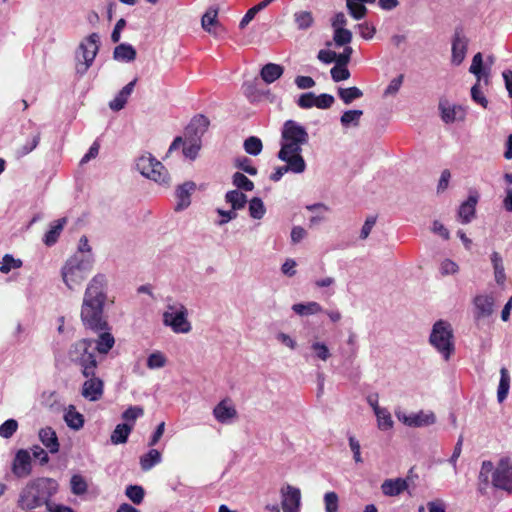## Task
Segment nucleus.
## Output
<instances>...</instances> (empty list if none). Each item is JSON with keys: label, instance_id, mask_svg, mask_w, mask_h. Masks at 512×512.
Masks as SVG:
<instances>
[{"label": "nucleus", "instance_id": "36", "mask_svg": "<svg viewBox=\"0 0 512 512\" xmlns=\"http://www.w3.org/2000/svg\"><path fill=\"white\" fill-rule=\"evenodd\" d=\"M363 115L362 110H348L345 111L341 118L340 123L343 128H357L360 125V119Z\"/></svg>", "mask_w": 512, "mask_h": 512}, {"label": "nucleus", "instance_id": "47", "mask_svg": "<svg viewBox=\"0 0 512 512\" xmlns=\"http://www.w3.org/2000/svg\"><path fill=\"white\" fill-rule=\"evenodd\" d=\"M249 213L253 219L260 220L264 217L266 213V208L264 206L263 201L260 198L254 197L250 200Z\"/></svg>", "mask_w": 512, "mask_h": 512}, {"label": "nucleus", "instance_id": "16", "mask_svg": "<svg viewBox=\"0 0 512 512\" xmlns=\"http://www.w3.org/2000/svg\"><path fill=\"white\" fill-rule=\"evenodd\" d=\"M84 381L81 388V395L91 402L101 399L104 392V383L102 379L95 376V372L91 376H84Z\"/></svg>", "mask_w": 512, "mask_h": 512}, {"label": "nucleus", "instance_id": "53", "mask_svg": "<svg viewBox=\"0 0 512 512\" xmlns=\"http://www.w3.org/2000/svg\"><path fill=\"white\" fill-rule=\"evenodd\" d=\"M232 180L234 186H236L238 189H242L244 191H252L254 188L253 182L240 172H236L233 175Z\"/></svg>", "mask_w": 512, "mask_h": 512}, {"label": "nucleus", "instance_id": "27", "mask_svg": "<svg viewBox=\"0 0 512 512\" xmlns=\"http://www.w3.org/2000/svg\"><path fill=\"white\" fill-rule=\"evenodd\" d=\"M309 350L313 360L327 362L332 356L328 345L318 338H315L310 342Z\"/></svg>", "mask_w": 512, "mask_h": 512}, {"label": "nucleus", "instance_id": "1", "mask_svg": "<svg viewBox=\"0 0 512 512\" xmlns=\"http://www.w3.org/2000/svg\"><path fill=\"white\" fill-rule=\"evenodd\" d=\"M108 302V284L104 275H95L87 284L80 307L83 325L93 331L106 330L104 314Z\"/></svg>", "mask_w": 512, "mask_h": 512}, {"label": "nucleus", "instance_id": "22", "mask_svg": "<svg viewBox=\"0 0 512 512\" xmlns=\"http://www.w3.org/2000/svg\"><path fill=\"white\" fill-rule=\"evenodd\" d=\"M473 304L477 318H487L494 312L495 299L490 294H479L475 296Z\"/></svg>", "mask_w": 512, "mask_h": 512}, {"label": "nucleus", "instance_id": "11", "mask_svg": "<svg viewBox=\"0 0 512 512\" xmlns=\"http://www.w3.org/2000/svg\"><path fill=\"white\" fill-rule=\"evenodd\" d=\"M308 140L309 135L301 124L293 120H288L284 123L281 145L302 148L303 145L308 143Z\"/></svg>", "mask_w": 512, "mask_h": 512}, {"label": "nucleus", "instance_id": "31", "mask_svg": "<svg viewBox=\"0 0 512 512\" xmlns=\"http://www.w3.org/2000/svg\"><path fill=\"white\" fill-rule=\"evenodd\" d=\"M195 190V183L186 182L179 186L176 191L177 205L176 210H182L190 205L191 193Z\"/></svg>", "mask_w": 512, "mask_h": 512}, {"label": "nucleus", "instance_id": "38", "mask_svg": "<svg viewBox=\"0 0 512 512\" xmlns=\"http://www.w3.org/2000/svg\"><path fill=\"white\" fill-rule=\"evenodd\" d=\"M509 388H510L509 372L506 368H501L500 369V381H499V386H498V391H497V399L500 403L506 399L508 392H509Z\"/></svg>", "mask_w": 512, "mask_h": 512}, {"label": "nucleus", "instance_id": "64", "mask_svg": "<svg viewBox=\"0 0 512 512\" xmlns=\"http://www.w3.org/2000/svg\"><path fill=\"white\" fill-rule=\"evenodd\" d=\"M349 447L353 452L354 461L356 463H362L363 459L361 456V446L359 441L354 436L349 437Z\"/></svg>", "mask_w": 512, "mask_h": 512}, {"label": "nucleus", "instance_id": "32", "mask_svg": "<svg viewBox=\"0 0 512 512\" xmlns=\"http://www.w3.org/2000/svg\"><path fill=\"white\" fill-rule=\"evenodd\" d=\"M39 439L43 445H45L51 453H57L59 451V442L56 432L50 428L45 427L39 431Z\"/></svg>", "mask_w": 512, "mask_h": 512}, {"label": "nucleus", "instance_id": "50", "mask_svg": "<svg viewBox=\"0 0 512 512\" xmlns=\"http://www.w3.org/2000/svg\"><path fill=\"white\" fill-rule=\"evenodd\" d=\"M333 41L337 46H344L352 41V32L346 28L333 30Z\"/></svg>", "mask_w": 512, "mask_h": 512}, {"label": "nucleus", "instance_id": "30", "mask_svg": "<svg viewBox=\"0 0 512 512\" xmlns=\"http://www.w3.org/2000/svg\"><path fill=\"white\" fill-rule=\"evenodd\" d=\"M469 72L476 77V81L484 80V84L489 83V70H486L483 65V56L480 52L476 53L469 68Z\"/></svg>", "mask_w": 512, "mask_h": 512}, {"label": "nucleus", "instance_id": "54", "mask_svg": "<svg viewBox=\"0 0 512 512\" xmlns=\"http://www.w3.org/2000/svg\"><path fill=\"white\" fill-rule=\"evenodd\" d=\"M275 338L278 343H280L282 346H284L285 348H287L291 351L296 350L298 347L297 340L288 333L278 332L276 334Z\"/></svg>", "mask_w": 512, "mask_h": 512}, {"label": "nucleus", "instance_id": "48", "mask_svg": "<svg viewBox=\"0 0 512 512\" xmlns=\"http://www.w3.org/2000/svg\"><path fill=\"white\" fill-rule=\"evenodd\" d=\"M471 98L475 103L479 104L484 109L488 108V100L482 91L481 81H476V83L472 86Z\"/></svg>", "mask_w": 512, "mask_h": 512}, {"label": "nucleus", "instance_id": "25", "mask_svg": "<svg viewBox=\"0 0 512 512\" xmlns=\"http://www.w3.org/2000/svg\"><path fill=\"white\" fill-rule=\"evenodd\" d=\"M375 417L377 429L381 432H391L394 429L395 422L391 412L385 407H375Z\"/></svg>", "mask_w": 512, "mask_h": 512}, {"label": "nucleus", "instance_id": "60", "mask_svg": "<svg viewBox=\"0 0 512 512\" xmlns=\"http://www.w3.org/2000/svg\"><path fill=\"white\" fill-rule=\"evenodd\" d=\"M330 72L331 77L335 82L347 80L350 77L349 70L344 66L335 65Z\"/></svg>", "mask_w": 512, "mask_h": 512}, {"label": "nucleus", "instance_id": "35", "mask_svg": "<svg viewBox=\"0 0 512 512\" xmlns=\"http://www.w3.org/2000/svg\"><path fill=\"white\" fill-rule=\"evenodd\" d=\"M283 72L284 68L281 65L269 63L263 66L260 75L265 83L270 84L279 79L282 76Z\"/></svg>", "mask_w": 512, "mask_h": 512}, {"label": "nucleus", "instance_id": "46", "mask_svg": "<svg viewBox=\"0 0 512 512\" xmlns=\"http://www.w3.org/2000/svg\"><path fill=\"white\" fill-rule=\"evenodd\" d=\"M166 364L167 357L161 351H154L151 353L146 362L147 367L151 370L163 368Z\"/></svg>", "mask_w": 512, "mask_h": 512}, {"label": "nucleus", "instance_id": "34", "mask_svg": "<svg viewBox=\"0 0 512 512\" xmlns=\"http://www.w3.org/2000/svg\"><path fill=\"white\" fill-rule=\"evenodd\" d=\"M136 50L130 44H120L113 51V58L120 62H132L136 59Z\"/></svg>", "mask_w": 512, "mask_h": 512}, {"label": "nucleus", "instance_id": "56", "mask_svg": "<svg viewBox=\"0 0 512 512\" xmlns=\"http://www.w3.org/2000/svg\"><path fill=\"white\" fill-rule=\"evenodd\" d=\"M262 142L257 137H249L244 142L245 151L251 155H258L262 151Z\"/></svg>", "mask_w": 512, "mask_h": 512}, {"label": "nucleus", "instance_id": "23", "mask_svg": "<svg viewBox=\"0 0 512 512\" xmlns=\"http://www.w3.org/2000/svg\"><path fill=\"white\" fill-rule=\"evenodd\" d=\"M137 83V78H134L128 84H126L109 102L108 106L113 111L122 110L128 102L129 97L134 91V87Z\"/></svg>", "mask_w": 512, "mask_h": 512}, {"label": "nucleus", "instance_id": "18", "mask_svg": "<svg viewBox=\"0 0 512 512\" xmlns=\"http://www.w3.org/2000/svg\"><path fill=\"white\" fill-rule=\"evenodd\" d=\"M489 261L496 285L499 288L504 289L507 282V274L502 254L497 250L491 251L489 254Z\"/></svg>", "mask_w": 512, "mask_h": 512}, {"label": "nucleus", "instance_id": "59", "mask_svg": "<svg viewBox=\"0 0 512 512\" xmlns=\"http://www.w3.org/2000/svg\"><path fill=\"white\" fill-rule=\"evenodd\" d=\"M317 95L312 92L302 94L298 99V105L304 109L316 107Z\"/></svg>", "mask_w": 512, "mask_h": 512}, {"label": "nucleus", "instance_id": "20", "mask_svg": "<svg viewBox=\"0 0 512 512\" xmlns=\"http://www.w3.org/2000/svg\"><path fill=\"white\" fill-rule=\"evenodd\" d=\"M201 148V143L199 140L191 139V140H183L181 137H177L171 144L169 148V153L176 151L178 149H182L183 155L190 159L194 160L198 152Z\"/></svg>", "mask_w": 512, "mask_h": 512}, {"label": "nucleus", "instance_id": "44", "mask_svg": "<svg viewBox=\"0 0 512 512\" xmlns=\"http://www.w3.org/2000/svg\"><path fill=\"white\" fill-rule=\"evenodd\" d=\"M338 95L346 105H349L355 99L361 98L363 96V92L357 87L339 88Z\"/></svg>", "mask_w": 512, "mask_h": 512}, {"label": "nucleus", "instance_id": "7", "mask_svg": "<svg viewBox=\"0 0 512 512\" xmlns=\"http://www.w3.org/2000/svg\"><path fill=\"white\" fill-rule=\"evenodd\" d=\"M430 343L445 360H449L454 351L453 332L450 324L438 321L430 334Z\"/></svg>", "mask_w": 512, "mask_h": 512}, {"label": "nucleus", "instance_id": "62", "mask_svg": "<svg viewBox=\"0 0 512 512\" xmlns=\"http://www.w3.org/2000/svg\"><path fill=\"white\" fill-rule=\"evenodd\" d=\"M307 230L301 226H294L291 229L290 238L293 244H298L307 237Z\"/></svg>", "mask_w": 512, "mask_h": 512}, {"label": "nucleus", "instance_id": "8", "mask_svg": "<svg viewBox=\"0 0 512 512\" xmlns=\"http://www.w3.org/2000/svg\"><path fill=\"white\" fill-rule=\"evenodd\" d=\"M99 42L100 37L97 33L90 34L80 42L78 58L82 60L76 64V70L78 73H86L92 65L99 50Z\"/></svg>", "mask_w": 512, "mask_h": 512}, {"label": "nucleus", "instance_id": "19", "mask_svg": "<svg viewBox=\"0 0 512 512\" xmlns=\"http://www.w3.org/2000/svg\"><path fill=\"white\" fill-rule=\"evenodd\" d=\"M409 488V481L405 478L395 477L383 480L380 485L381 493L385 497H399Z\"/></svg>", "mask_w": 512, "mask_h": 512}, {"label": "nucleus", "instance_id": "21", "mask_svg": "<svg viewBox=\"0 0 512 512\" xmlns=\"http://www.w3.org/2000/svg\"><path fill=\"white\" fill-rule=\"evenodd\" d=\"M13 473L19 478H25L31 473V457L27 450H19L12 464Z\"/></svg>", "mask_w": 512, "mask_h": 512}, {"label": "nucleus", "instance_id": "10", "mask_svg": "<svg viewBox=\"0 0 512 512\" xmlns=\"http://www.w3.org/2000/svg\"><path fill=\"white\" fill-rule=\"evenodd\" d=\"M395 415L400 423L410 428H421L431 426L436 423V415L431 410H419L417 412L407 413L397 408Z\"/></svg>", "mask_w": 512, "mask_h": 512}, {"label": "nucleus", "instance_id": "29", "mask_svg": "<svg viewBox=\"0 0 512 512\" xmlns=\"http://www.w3.org/2000/svg\"><path fill=\"white\" fill-rule=\"evenodd\" d=\"M477 202L478 196L471 195L460 205L458 210V217L463 224L469 223L475 217Z\"/></svg>", "mask_w": 512, "mask_h": 512}, {"label": "nucleus", "instance_id": "2", "mask_svg": "<svg viewBox=\"0 0 512 512\" xmlns=\"http://www.w3.org/2000/svg\"><path fill=\"white\" fill-rule=\"evenodd\" d=\"M491 483L495 488L502 489L508 492L512 491V465L506 460L502 459L494 467L490 461H484L481 465L479 472L480 489L485 490Z\"/></svg>", "mask_w": 512, "mask_h": 512}, {"label": "nucleus", "instance_id": "26", "mask_svg": "<svg viewBox=\"0 0 512 512\" xmlns=\"http://www.w3.org/2000/svg\"><path fill=\"white\" fill-rule=\"evenodd\" d=\"M63 419L66 425L75 431L82 429L85 423L83 414L74 405H69L64 409Z\"/></svg>", "mask_w": 512, "mask_h": 512}, {"label": "nucleus", "instance_id": "28", "mask_svg": "<svg viewBox=\"0 0 512 512\" xmlns=\"http://www.w3.org/2000/svg\"><path fill=\"white\" fill-rule=\"evenodd\" d=\"M202 28L213 36H217L218 28L220 27L218 21V9L211 7L209 8L201 19Z\"/></svg>", "mask_w": 512, "mask_h": 512}, {"label": "nucleus", "instance_id": "12", "mask_svg": "<svg viewBox=\"0 0 512 512\" xmlns=\"http://www.w3.org/2000/svg\"><path fill=\"white\" fill-rule=\"evenodd\" d=\"M302 148L281 145L278 158L285 163L287 169L294 174H302L306 170V162L302 156Z\"/></svg>", "mask_w": 512, "mask_h": 512}, {"label": "nucleus", "instance_id": "40", "mask_svg": "<svg viewBox=\"0 0 512 512\" xmlns=\"http://www.w3.org/2000/svg\"><path fill=\"white\" fill-rule=\"evenodd\" d=\"M349 14L355 20L363 19L367 14L366 6L359 0H346Z\"/></svg>", "mask_w": 512, "mask_h": 512}, {"label": "nucleus", "instance_id": "4", "mask_svg": "<svg viewBox=\"0 0 512 512\" xmlns=\"http://www.w3.org/2000/svg\"><path fill=\"white\" fill-rule=\"evenodd\" d=\"M92 269L91 260L81 254L70 257L61 270L62 279L68 289H77Z\"/></svg>", "mask_w": 512, "mask_h": 512}, {"label": "nucleus", "instance_id": "3", "mask_svg": "<svg viewBox=\"0 0 512 512\" xmlns=\"http://www.w3.org/2000/svg\"><path fill=\"white\" fill-rule=\"evenodd\" d=\"M58 490V483L51 478H40L31 481L23 489L19 505L22 509H34L54 495Z\"/></svg>", "mask_w": 512, "mask_h": 512}, {"label": "nucleus", "instance_id": "17", "mask_svg": "<svg viewBox=\"0 0 512 512\" xmlns=\"http://www.w3.org/2000/svg\"><path fill=\"white\" fill-rule=\"evenodd\" d=\"M213 416L218 422L228 424L238 417V412L233 401L225 398L214 407Z\"/></svg>", "mask_w": 512, "mask_h": 512}, {"label": "nucleus", "instance_id": "49", "mask_svg": "<svg viewBox=\"0 0 512 512\" xmlns=\"http://www.w3.org/2000/svg\"><path fill=\"white\" fill-rule=\"evenodd\" d=\"M22 265V261L20 259H15L12 255L6 254L2 258V262L0 265V272L7 274L13 269L20 268Z\"/></svg>", "mask_w": 512, "mask_h": 512}, {"label": "nucleus", "instance_id": "6", "mask_svg": "<svg viewBox=\"0 0 512 512\" xmlns=\"http://www.w3.org/2000/svg\"><path fill=\"white\" fill-rule=\"evenodd\" d=\"M69 359L81 367L83 376H91L97 368V361L92 351V342L81 339L69 349Z\"/></svg>", "mask_w": 512, "mask_h": 512}, {"label": "nucleus", "instance_id": "52", "mask_svg": "<svg viewBox=\"0 0 512 512\" xmlns=\"http://www.w3.org/2000/svg\"><path fill=\"white\" fill-rule=\"evenodd\" d=\"M125 494L134 504H140L144 499L145 492L139 485H129Z\"/></svg>", "mask_w": 512, "mask_h": 512}, {"label": "nucleus", "instance_id": "9", "mask_svg": "<svg viewBox=\"0 0 512 512\" xmlns=\"http://www.w3.org/2000/svg\"><path fill=\"white\" fill-rule=\"evenodd\" d=\"M138 171L145 177L159 183L168 182V173L161 162L151 154L140 156L136 163Z\"/></svg>", "mask_w": 512, "mask_h": 512}, {"label": "nucleus", "instance_id": "13", "mask_svg": "<svg viewBox=\"0 0 512 512\" xmlns=\"http://www.w3.org/2000/svg\"><path fill=\"white\" fill-rule=\"evenodd\" d=\"M440 118L445 124H452L456 121H464L466 109L457 103L451 102L447 98H441L438 102Z\"/></svg>", "mask_w": 512, "mask_h": 512}, {"label": "nucleus", "instance_id": "37", "mask_svg": "<svg viewBox=\"0 0 512 512\" xmlns=\"http://www.w3.org/2000/svg\"><path fill=\"white\" fill-rule=\"evenodd\" d=\"M132 431V425L128 423L118 424L111 434V442L115 445L123 444Z\"/></svg>", "mask_w": 512, "mask_h": 512}, {"label": "nucleus", "instance_id": "58", "mask_svg": "<svg viewBox=\"0 0 512 512\" xmlns=\"http://www.w3.org/2000/svg\"><path fill=\"white\" fill-rule=\"evenodd\" d=\"M17 428V421L14 419H9L0 426V436L9 438L16 432Z\"/></svg>", "mask_w": 512, "mask_h": 512}, {"label": "nucleus", "instance_id": "42", "mask_svg": "<svg viewBox=\"0 0 512 512\" xmlns=\"http://www.w3.org/2000/svg\"><path fill=\"white\" fill-rule=\"evenodd\" d=\"M71 492L74 495H84L88 491V483L86 479L80 474L72 475L70 479Z\"/></svg>", "mask_w": 512, "mask_h": 512}, {"label": "nucleus", "instance_id": "14", "mask_svg": "<svg viewBox=\"0 0 512 512\" xmlns=\"http://www.w3.org/2000/svg\"><path fill=\"white\" fill-rule=\"evenodd\" d=\"M281 509L283 512H300L301 491L299 488L286 484L280 489Z\"/></svg>", "mask_w": 512, "mask_h": 512}, {"label": "nucleus", "instance_id": "15", "mask_svg": "<svg viewBox=\"0 0 512 512\" xmlns=\"http://www.w3.org/2000/svg\"><path fill=\"white\" fill-rule=\"evenodd\" d=\"M469 38L461 32H456L453 36L451 43V59L450 62L453 66H460L467 55Z\"/></svg>", "mask_w": 512, "mask_h": 512}, {"label": "nucleus", "instance_id": "5", "mask_svg": "<svg viewBox=\"0 0 512 512\" xmlns=\"http://www.w3.org/2000/svg\"><path fill=\"white\" fill-rule=\"evenodd\" d=\"M162 323L175 334H189L193 329L187 307L179 302L165 306L162 312Z\"/></svg>", "mask_w": 512, "mask_h": 512}, {"label": "nucleus", "instance_id": "33", "mask_svg": "<svg viewBox=\"0 0 512 512\" xmlns=\"http://www.w3.org/2000/svg\"><path fill=\"white\" fill-rule=\"evenodd\" d=\"M100 332L96 341V349L99 353L107 354L114 346L115 339L110 332V327L107 324L106 330H99Z\"/></svg>", "mask_w": 512, "mask_h": 512}, {"label": "nucleus", "instance_id": "57", "mask_svg": "<svg viewBox=\"0 0 512 512\" xmlns=\"http://www.w3.org/2000/svg\"><path fill=\"white\" fill-rule=\"evenodd\" d=\"M338 503L339 498L335 492L330 491L324 495V504L326 512H338Z\"/></svg>", "mask_w": 512, "mask_h": 512}, {"label": "nucleus", "instance_id": "39", "mask_svg": "<svg viewBox=\"0 0 512 512\" xmlns=\"http://www.w3.org/2000/svg\"><path fill=\"white\" fill-rule=\"evenodd\" d=\"M226 202L229 203L233 210L242 209L246 202L247 198L245 194L240 192L239 190H231L225 195Z\"/></svg>", "mask_w": 512, "mask_h": 512}, {"label": "nucleus", "instance_id": "61", "mask_svg": "<svg viewBox=\"0 0 512 512\" xmlns=\"http://www.w3.org/2000/svg\"><path fill=\"white\" fill-rule=\"evenodd\" d=\"M361 37L365 40H370L376 33V27L368 22L361 23L357 26Z\"/></svg>", "mask_w": 512, "mask_h": 512}, {"label": "nucleus", "instance_id": "24", "mask_svg": "<svg viewBox=\"0 0 512 512\" xmlns=\"http://www.w3.org/2000/svg\"><path fill=\"white\" fill-rule=\"evenodd\" d=\"M291 309L299 317L315 316L324 312L322 305L316 301L295 303Z\"/></svg>", "mask_w": 512, "mask_h": 512}, {"label": "nucleus", "instance_id": "55", "mask_svg": "<svg viewBox=\"0 0 512 512\" xmlns=\"http://www.w3.org/2000/svg\"><path fill=\"white\" fill-rule=\"evenodd\" d=\"M143 414V408L138 406H131L123 412L122 418L126 421V423L132 425L133 427L137 418L142 416Z\"/></svg>", "mask_w": 512, "mask_h": 512}, {"label": "nucleus", "instance_id": "63", "mask_svg": "<svg viewBox=\"0 0 512 512\" xmlns=\"http://www.w3.org/2000/svg\"><path fill=\"white\" fill-rule=\"evenodd\" d=\"M402 82H403L402 75L392 79L384 91V96L395 95L399 91V89L402 85Z\"/></svg>", "mask_w": 512, "mask_h": 512}, {"label": "nucleus", "instance_id": "41", "mask_svg": "<svg viewBox=\"0 0 512 512\" xmlns=\"http://www.w3.org/2000/svg\"><path fill=\"white\" fill-rule=\"evenodd\" d=\"M161 461V454L156 449H151L148 453L143 455L140 458V466L142 470L148 471L154 465L158 464Z\"/></svg>", "mask_w": 512, "mask_h": 512}, {"label": "nucleus", "instance_id": "51", "mask_svg": "<svg viewBox=\"0 0 512 512\" xmlns=\"http://www.w3.org/2000/svg\"><path fill=\"white\" fill-rule=\"evenodd\" d=\"M439 269H440V273L443 276H450V275L458 274L460 271V266L454 260L446 258L441 261Z\"/></svg>", "mask_w": 512, "mask_h": 512}, {"label": "nucleus", "instance_id": "43", "mask_svg": "<svg viewBox=\"0 0 512 512\" xmlns=\"http://www.w3.org/2000/svg\"><path fill=\"white\" fill-rule=\"evenodd\" d=\"M294 20L297 28L306 30L314 24V17L310 11H299L294 14Z\"/></svg>", "mask_w": 512, "mask_h": 512}, {"label": "nucleus", "instance_id": "45", "mask_svg": "<svg viewBox=\"0 0 512 512\" xmlns=\"http://www.w3.org/2000/svg\"><path fill=\"white\" fill-rule=\"evenodd\" d=\"M65 224H66V218H61L54 223V225L50 228V230L45 235L44 242L46 245H52L57 241Z\"/></svg>", "mask_w": 512, "mask_h": 512}]
</instances>
